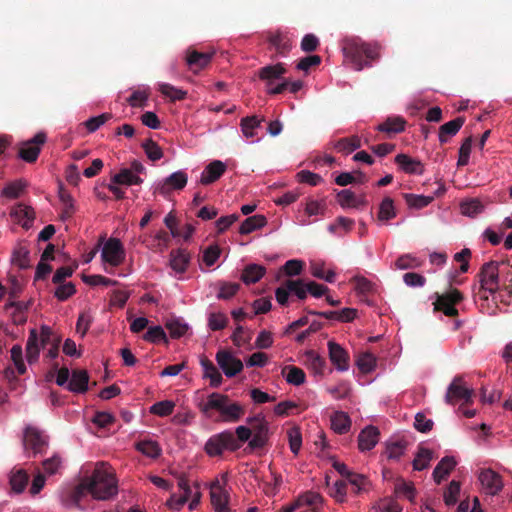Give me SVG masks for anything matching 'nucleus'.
<instances>
[{"label": "nucleus", "mask_w": 512, "mask_h": 512, "mask_svg": "<svg viewBox=\"0 0 512 512\" xmlns=\"http://www.w3.org/2000/svg\"><path fill=\"white\" fill-rule=\"evenodd\" d=\"M136 449L150 458H158L161 455L159 444L152 440H142L136 443Z\"/></svg>", "instance_id": "41"}, {"label": "nucleus", "mask_w": 512, "mask_h": 512, "mask_svg": "<svg viewBox=\"0 0 512 512\" xmlns=\"http://www.w3.org/2000/svg\"><path fill=\"white\" fill-rule=\"evenodd\" d=\"M199 409L207 416L210 410H216L220 413L222 421L227 423H236L245 414L244 406L231 401L228 395L217 392L211 393L206 402L200 403Z\"/></svg>", "instance_id": "3"}, {"label": "nucleus", "mask_w": 512, "mask_h": 512, "mask_svg": "<svg viewBox=\"0 0 512 512\" xmlns=\"http://www.w3.org/2000/svg\"><path fill=\"white\" fill-rule=\"evenodd\" d=\"M351 420L344 412H335L331 416V428L338 434H345L349 431Z\"/></svg>", "instance_id": "35"}, {"label": "nucleus", "mask_w": 512, "mask_h": 512, "mask_svg": "<svg viewBox=\"0 0 512 512\" xmlns=\"http://www.w3.org/2000/svg\"><path fill=\"white\" fill-rule=\"evenodd\" d=\"M329 358L338 371L344 372L349 369V354L338 343L330 340L328 342Z\"/></svg>", "instance_id": "14"}, {"label": "nucleus", "mask_w": 512, "mask_h": 512, "mask_svg": "<svg viewBox=\"0 0 512 512\" xmlns=\"http://www.w3.org/2000/svg\"><path fill=\"white\" fill-rule=\"evenodd\" d=\"M306 363L317 375H323L326 367V361L316 351L309 350L305 353Z\"/></svg>", "instance_id": "37"}, {"label": "nucleus", "mask_w": 512, "mask_h": 512, "mask_svg": "<svg viewBox=\"0 0 512 512\" xmlns=\"http://www.w3.org/2000/svg\"><path fill=\"white\" fill-rule=\"evenodd\" d=\"M218 293L217 299L229 300L234 297L240 289V284L236 282L219 281L217 283Z\"/></svg>", "instance_id": "38"}, {"label": "nucleus", "mask_w": 512, "mask_h": 512, "mask_svg": "<svg viewBox=\"0 0 512 512\" xmlns=\"http://www.w3.org/2000/svg\"><path fill=\"white\" fill-rule=\"evenodd\" d=\"M379 430L374 426H367L358 435V448L369 451L375 447L379 439Z\"/></svg>", "instance_id": "20"}, {"label": "nucleus", "mask_w": 512, "mask_h": 512, "mask_svg": "<svg viewBox=\"0 0 512 512\" xmlns=\"http://www.w3.org/2000/svg\"><path fill=\"white\" fill-rule=\"evenodd\" d=\"M302 87H303V82L301 80H297V81H293V82H291L289 80H284L282 83L278 84L276 87L270 88L268 90V93L272 94V95L282 94L287 89H289L291 93H297L299 90L302 89Z\"/></svg>", "instance_id": "50"}, {"label": "nucleus", "mask_w": 512, "mask_h": 512, "mask_svg": "<svg viewBox=\"0 0 512 512\" xmlns=\"http://www.w3.org/2000/svg\"><path fill=\"white\" fill-rule=\"evenodd\" d=\"M337 202L342 208L356 207V195L350 189H344L337 193Z\"/></svg>", "instance_id": "62"}, {"label": "nucleus", "mask_w": 512, "mask_h": 512, "mask_svg": "<svg viewBox=\"0 0 512 512\" xmlns=\"http://www.w3.org/2000/svg\"><path fill=\"white\" fill-rule=\"evenodd\" d=\"M111 181L114 184L126 186L140 185L143 182V180L139 176L132 173V170L128 168H123L120 170L119 173L113 175L111 177Z\"/></svg>", "instance_id": "33"}, {"label": "nucleus", "mask_w": 512, "mask_h": 512, "mask_svg": "<svg viewBox=\"0 0 512 512\" xmlns=\"http://www.w3.org/2000/svg\"><path fill=\"white\" fill-rule=\"evenodd\" d=\"M126 257V252L122 242L118 238H109L102 248V261L112 267L121 265Z\"/></svg>", "instance_id": "10"}, {"label": "nucleus", "mask_w": 512, "mask_h": 512, "mask_svg": "<svg viewBox=\"0 0 512 512\" xmlns=\"http://www.w3.org/2000/svg\"><path fill=\"white\" fill-rule=\"evenodd\" d=\"M457 462L454 457L445 456L440 462L436 465L433 471V479L437 484H440L441 481L447 477L450 472L455 468Z\"/></svg>", "instance_id": "29"}, {"label": "nucleus", "mask_w": 512, "mask_h": 512, "mask_svg": "<svg viewBox=\"0 0 512 512\" xmlns=\"http://www.w3.org/2000/svg\"><path fill=\"white\" fill-rule=\"evenodd\" d=\"M249 428L252 429V438L248 442L251 450L263 448L269 439V423L262 413L250 416L246 419Z\"/></svg>", "instance_id": "7"}, {"label": "nucleus", "mask_w": 512, "mask_h": 512, "mask_svg": "<svg viewBox=\"0 0 512 512\" xmlns=\"http://www.w3.org/2000/svg\"><path fill=\"white\" fill-rule=\"evenodd\" d=\"M267 224V219L264 215H254L246 218L239 228V233L247 235L253 231L264 227Z\"/></svg>", "instance_id": "34"}, {"label": "nucleus", "mask_w": 512, "mask_h": 512, "mask_svg": "<svg viewBox=\"0 0 512 512\" xmlns=\"http://www.w3.org/2000/svg\"><path fill=\"white\" fill-rule=\"evenodd\" d=\"M354 224L355 222L353 219L344 216H339L335 219L333 223H331L328 226V230L333 234L341 236L342 233L340 232V230H343L344 234L348 233L352 230Z\"/></svg>", "instance_id": "40"}, {"label": "nucleus", "mask_w": 512, "mask_h": 512, "mask_svg": "<svg viewBox=\"0 0 512 512\" xmlns=\"http://www.w3.org/2000/svg\"><path fill=\"white\" fill-rule=\"evenodd\" d=\"M26 186V181L22 179L13 181L4 187L2 195L10 199H16L21 195Z\"/></svg>", "instance_id": "51"}, {"label": "nucleus", "mask_w": 512, "mask_h": 512, "mask_svg": "<svg viewBox=\"0 0 512 512\" xmlns=\"http://www.w3.org/2000/svg\"><path fill=\"white\" fill-rule=\"evenodd\" d=\"M268 42L276 50L278 56H286L292 48V41L287 34H272L269 36Z\"/></svg>", "instance_id": "25"}, {"label": "nucleus", "mask_w": 512, "mask_h": 512, "mask_svg": "<svg viewBox=\"0 0 512 512\" xmlns=\"http://www.w3.org/2000/svg\"><path fill=\"white\" fill-rule=\"evenodd\" d=\"M172 338H180L184 336L188 330V324L179 318L170 319L165 323Z\"/></svg>", "instance_id": "43"}, {"label": "nucleus", "mask_w": 512, "mask_h": 512, "mask_svg": "<svg viewBox=\"0 0 512 512\" xmlns=\"http://www.w3.org/2000/svg\"><path fill=\"white\" fill-rule=\"evenodd\" d=\"M58 196L63 206L61 212V219L67 220L73 215L75 211L74 200L71 194L63 187L62 184L59 185Z\"/></svg>", "instance_id": "32"}, {"label": "nucleus", "mask_w": 512, "mask_h": 512, "mask_svg": "<svg viewBox=\"0 0 512 512\" xmlns=\"http://www.w3.org/2000/svg\"><path fill=\"white\" fill-rule=\"evenodd\" d=\"M228 324V318L224 313H211L208 318V326L212 331L224 329Z\"/></svg>", "instance_id": "64"}, {"label": "nucleus", "mask_w": 512, "mask_h": 512, "mask_svg": "<svg viewBox=\"0 0 512 512\" xmlns=\"http://www.w3.org/2000/svg\"><path fill=\"white\" fill-rule=\"evenodd\" d=\"M23 446L33 455L43 454L48 446V436L39 428L27 425L23 432Z\"/></svg>", "instance_id": "8"}, {"label": "nucleus", "mask_w": 512, "mask_h": 512, "mask_svg": "<svg viewBox=\"0 0 512 512\" xmlns=\"http://www.w3.org/2000/svg\"><path fill=\"white\" fill-rule=\"evenodd\" d=\"M286 73V69L283 63H277L274 65H267L258 70V77L260 80L266 82L267 86L270 87L276 80L283 78Z\"/></svg>", "instance_id": "18"}, {"label": "nucleus", "mask_w": 512, "mask_h": 512, "mask_svg": "<svg viewBox=\"0 0 512 512\" xmlns=\"http://www.w3.org/2000/svg\"><path fill=\"white\" fill-rule=\"evenodd\" d=\"M190 253L186 249H174L170 252V267L177 273H184L190 263Z\"/></svg>", "instance_id": "21"}, {"label": "nucleus", "mask_w": 512, "mask_h": 512, "mask_svg": "<svg viewBox=\"0 0 512 512\" xmlns=\"http://www.w3.org/2000/svg\"><path fill=\"white\" fill-rule=\"evenodd\" d=\"M94 482L88 481L87 477H83L78 485H76L70 494L72 501L75 504H79L81 500L87 495H91V488L93 487Z\"/></svg>", "instance_id": "36"}, {"label": "nucleus", "mask_w": 512, "mask_h": 512, "mask_svg": "<svg viewBox=\"0 0 512 512\" xmlns=\"http://www.w3.org/2000/svg\"><path fill=\"white\" fill-rule=\"evenodd\" d=\"M286 370H288V373L285 378L289 384L299 386L305 382V372L301 368L296 366H286L282 372L284 373Z\"/></svg>", "instance_id": "49"}, {"label": "nucleus", "mask_w": 512, "mask_h": 512, "mask_svg": "<svg viewBox=\"0 0 512 512\" xmlns=\"http://www.w3.org/2000/svg\"><path fill=\"white\" fill-rule=\"evenodd\" d=\"M289 447L292 453L297 455L302 445V435L298 427H292L287 431Z\"/></svg>", "instance_id": "58"}, {"label": "nucleus", "mask_w": 512, "mask_h": 512, "mask_svg": "<svg viewBox=\"0 0 512 512\" xmlns=\"http://www.w3.org/2000/svg\"><path fill=\"white\" fill-rule=\"evenodd\" d=\"M484 206L478 199H472L461 203V212L463 215L474 217L483 211Z\"/></svg>", "instance_id": "63"}, {"label": "nucleus", "mask_w": 512, "mask_h": 512, "mask_svg": "<svg viewBox=\"0 0 512 512\" xmlns=\"http://www.w3.org/2000/svg\"><path fill=\"white\" fill-rule=\"evenodd\" d=\"M285 282L286 287L289 290V293L295 294L297 298L300 300L306 299L307 289L305 287V282L303 280H286Z\"/></svg>", "instance_id": "60"}, {"label": "nucleus", "mask_w": 512, "mask_h": 512, "mask_svg": "<svg viewBox=\"0 0 512 512\" xmlns=\"http://www.w3.org/2000/svg\"><path fill=\"white\" fill-rule=\"evenodd\" d=\"M45 141L46 134L43 132L37 133L32 139L21 144L18 156L28 163L35 162L41 151V146L45 143Z\"/></svg>", "instance_id": "11"}, {"label": "nucleus", "mask_w": 512, "mask_h": 512, "mask_svg": "<svg viewBox=\"0 0 512 512\" xmlns=\"http://www.w3.org/2000/svg\"><path fill=\"white\" fill-rule=\"evenodd\" d=\"M142 148L151 161H158L163 157V151L161 147L152 139H147L145 142H143Z\"/></svg>", "instance_id": "56"}, {"label": "nucleus", "mask_w": 512, "mask_h": 512, "mask_svg": "<svg viewBox=\"0 0 512 512\" xmlns=\"http://www.w3.org/2000/svg\"><path fill=\"white\" fill-rule=\"evenodd\" d=\"M40 354V339L35 328L29 331L26 343V358L29 364L37 362Z\"/></svg>", "instance_id": "28"}, {"label": "nucleus", "mask_w": 512, "mask_h": 512, "mask_svg": "<svg viewBox=\"0 0 512 512\" xmlns=\"http://www.w3.org/2000/svg\"><path fill=\"white\" fill-rule=\"evenodd\" d=\"M200 365L203 368V377L210 379V386L214 388L219 387L223 381V377L213 362L207 357L202 356L200 358Z\"/></svg>", "instance_id": "23"}, {"label": "nucleus", "mask_w": 512, "mask_h": 512, "mask_svg": "<svg viewBox=\"0 0 512 512\" xmlns=\"http://www.w3.org/2000/svg\"><path fill=\"white\" fill-rule=\"evenodd\" d=\"M342 51L352 63L353 69L362 71L380 59L382 45L376 41L365 42L359 37H347L343 40Z\"/></svg>", "instance_id": "1"}, {"label": "nucleus", "mask_w": 512, "mask_h": 512, "mask_svg": "<svg viewBox=\"0 0 512 512\" xmlns=\"http://www.w3.org/2000/svg\"><path fill=\"white\" fill-rule=\"evenodd\" d=\"M395 163L407 174L422 175L424 172L423 164L406 154H398Z\"/></svg>", "instance_id": "22"}, {"label": "nucleus", "mask_w": 512, "mask_h": 512, "mask_svg": "<svg viewBox=\"0 0 512 512\" xmlns=\"http://www.w3.org/2000/svg\"><path fill=\"white\" fill-rule=\"evenodd\" d=\"M261 120L257 116H247L241 119L240 126L243 135L246 138H252L256 135L255 129L260 126Z\"/></svg>", "instance_id": "45"}, {"label": "nucleus", "mask_w": 512, "mask_h": 512, "mask_svg": "<svg viewBox=\"0 0 512 512\" xmlns=\"http://www.w3.org/2000/svg\"><path fill=\"white\" fill-rule=\"evenodd\" d=\"M216 361L227 377H234L243 370V363L229 351L219 350Z\"/></svg>", "instance_id": "12"}, {"label": "nucleus", "mask_w": 512, "mask_h": 512, "mask_svg": "<svg viewBox=\"0 0 512 512\" xmlns=\"http://www.w3.org/2000/svg\"><path fill=\"white\" fill-rule=\"evenodd\" d=\"M226 171V165L220 160H214L203 170L200 182L203 185H209L217 181Z\"/></svg>", "instance_id": "16"}, {"label": "nucleus", "mask_w": 512, "mask_h": 512, "mask_svg": "<svg viewBox=\"0 0 512 512\" xmlns=\"http://www.w3.org/2000/svg\"><path fill=\"white\" fill-rule=\"evenodd\" d=\"M212 56L213 53L188 50L186 62L191 69H203L211 62Z\"/></svg>", "instance_id": "24"}, {"label": "nucleus", "mask_w": 512, "mask_h": 512, "mask_svg": "<svg viewBox=\"0 0 512 512\" xmlns=\"http://www.w3.org/2000/svg\"><path fill=\"white\" fill-rule=\"evenodd\" d=\"M159 91L166 97L170 98L171 101H179L186 98L187 92L174 87L169 83L159 84Z\"/></svg>", "instance_id": "48"}, {"label": "nucleus", "mask_w": 512, "mask_h": 512, "mask_svg": "<svg viewBox=\"0 0 512 512\" xmlns=\"http://www.w3.org/2000/svg\"><path fill=\"white\" fill-rule=\"evenodd\" d=\"M29 476L24 470H18L12 473L10 477V485L13 491L21 493L26 488Z\"/></svg>", "instance_id": "46"}, {"label": "nucleus", "mask_w": 512, "mask_h": 512, "mask_svg": "<svg viewBox=\"0 0 512 512\" xmlns=\"http://www.w3.org/2000/svg\"><path fill=\"white\" fill-rule=\"evenodd\" d=\"M89 375L85 370H74L68 383V389L75 393H84L88 389Z\"/></svg>", "instance_id": "30"}, {"label": "nucleus", "mask_w": 512, "mask_h": 512, "mask_svg": "<svg viewBox=\"0 0 512 512\" xmlns=\"http://www.w3.org/2000/svg\"><path fill=\"white\" fill-rule=\"evenodd\" d=\"M361 146V141L358 137L342 138L339 139L335 145L338 151L350 153Z\"/></svg>", "instance_id": "57"}, {"label": "nucleus", "mask_w": 512, "mask_h": 512, "mask_svg": "<svg viewBox=\"0 0 512 512\" xmlns=\"http://www.w3.org/2000/svg\"><path fill=\"white\" fill-rule=\"evenodd\" d=\"M144 340L151 343H168L166 333L161 326L150 327L144 335Z\"/></svg>", "instance_id": "61"}, {"label": "nucleus", "mask_w": 512, "mask_h": 512, "mask_svg": "<svg viewBox=\"0 0 512 512\" xmlns=\"http://www.w3.org/2000/svg\"><path fill=\"white\" fill-rule=\"evenodd\" d=\"M507 265L506 262L489 261L482 265L478 273L479 289L476 293L480 299L487 301L489 295H495L501 290V283L504 274L509 276L503 266Z\"/></svg>", "instance_id": "4"}, {"label": "nucleus", "mask_w": 512, "mask_h": 512, "mask_svg": "<svg viewBox=\"0 0 512 512\" xmlns=\"http://www.w3.org/2000/svg\"><path fill=\"white\" fill-rule=\"evenodd\" d=\"M406 120L401 116L388 117L377 126V130L388 135L398 134L405 130Z\"/></svg>", "instance_id": "26"}, {"label": "nucleus", "mask_w": 512, "mask_h": 512, "mask_svg": "<svg viewBox=\"0 0 512 512\" xmlns=\"http://www.w3.org/2000/svg\"><path fill=\"white\" fill-rule=\"evenodd\" d=\"M356 363L362 373H370L376 367V358L373 354L365 352L358 357Z\"/></svg>", "instance_id": "55"}, {"label": "nucleus", "mask_w": 512, "mask_h": 512, "mask_svg": "<svg viewBox=\"0 0 512 512\" xmlns=\"http://www.w3.org/2000/svg\"><path fill=\"white\" fill-rule=\"evenodd\" d=\"M406 203L415 209H422L428 206L432 201V196L416 195V194H404Z\"/></svg>", "instance_id": "53"}, {"label": "nucleus", "mask_w": 512, "mask_h": 512, "mask_svg": "<svg viewBox=\"0 0 512 512\" xmlns=\"http://www.w3.org/2000/svg\"><path fill=\"white\" fill-rule=\"evenodd\" d=\"M266 268L259 264H248L242 271L241 280L246 284L258 282L265 274Z\"/></svg>", "instance_id": "31"}, {"label": "nucleus", "mask_w": 512, "mask_h": 512, "mask_svg": "<svg viewBox=\"0 0 512 512\" xmlns=\"http://www.w3.org/2000/svg\"><path fill=\"white\" fill-rule=\"evenodd\" d=\"M12 262L20 269H27L30 267V251L26 246H18L13 251Z\"/></svg>", "instance_id": "42"}, {"label": "nucleus", "mask_w": 512, "mask_h": 512, "mask_svg": "<svg viewBox=\"0 0 512 512\" xmlns=\"http://www.w3.org/2000/svg\"><path fill=\"white\" fill-rule=\"evenodd\" d=\"M433 311L442 312L445 316L453 318L459 315L456 305L464 300L463 293L456 289L450 288L444 293L436 292L434 294Z\"/></svg>", "instance_id": "6"}, {"label": "nucleus", "mask_w": 512, "mask_h": 512, "mask_svg": "<svg viewBox=\"0 0 512 512\" xmlns=\"http://www.w3.org/2000/svg\"><path fill=\"white\" fill-rule=\"evenodd\" d=\"M465 123L464 117H457L439 128V141L441 144L448 142L449 137H452L458 133L463 124Z\"/></svg>", "instance_id": "27"}, {"label": "nucleus", "mask_w": 512, "mask_h": 512, "mask_svg": "<svg viewBox=\"0 0 512 512\" xmlns=\"http://www.w3.org/2000/svg\"><path fill=\"white\" fill-rule=\"evenodd\" d=\"M473 396L474 390L466 387L463 377L457 375L448 386L445 401L448 404H454L458 401H463V404H469L472 402Z\"/></svg>", "instance_id": "9"}, {"label": "nucleus", "mask_w": 512, "mask_h": 512, "mask_svg": "<svg viewBox=\"0 0 512 512\" xmlns=\"http://www.w3.org/2000/svg\"><path fill=\"white\" fill-rule=\"evenodd\" d=\"M188 181L187 174L183 171H176L169 175L162 184L159 185L158 191L161 194H167L172 189L181 190L183 189Z\"/></svg>", "instance_id": "15"}, {"label": "nucleus", "mask_w": 512, "mask_h": 512, "mask_svg": "<svg viewBox=\"0 0 512 512\" xmlns=\"http://www.w3.org/2000/svg\"><path fill=\"white\" fill-rule=\"evenodd\" d=\"M433 459V452L425 447H419L415 459L413 460V469L421 471L429 466L430 461Z\"/></svg>", "instance_id": "39"}, {"label": "nucleus", "mask_w": 512, "mask_h": 512, "mask_svg": "<svg viewBox=\"0 0 512 512\" xmlns=\"http://www.w3.org/2000/svg\"><path fill=\"white\" fill-rule=\"evenodd\" d=\"M11 216L26 230L32 226L35 212L32 207L22 203L17 204L11 211Z\"/></svg>", "instance_id": "19"}, {"label": "nucleus", "mask_w": 512, "mask_h": 512, "mask_svg": "<svg viewBox=\"0 0 512 512\" xmlns=\"http://www.w3.org/2000/svg\"><path fill=\"white\" fill-rule=\"evenodd\" d=\"M461 490L460 482L452 480L444 492L443 498L447 506H453L457 503Z\"/></svg>", "instance_id": "52"}, {"label": "nucleus", "mask_w": 512, "mask_h": 512, "mask_svg": "<svg viewBox=\"0 0 512 512\" xmlns=\"http://www.w3.org/2000/svg\"><path fill=\"white\" fill-rule=\"evenodd\" d=\"M235 435L229 431H223L213 435L205 444V451L210 456H220L225 450L236 451L241 448L242 444L250 441L252 429L247 426H238Z\"/></svg>", "instance_id": "2"}, {"label": "nucleus", "mask_w": 512, "mask_h": 512, "mask_svg": "<svg viewBox=\"0 0 512 512\" xmlns=\"http://www.w3.org/2000/svg\"><path fill=\"white\" fill-rule=\"evenodd\" d=\"M479 481L488 495H497L503 488L501 475L492 469L481 470Z\"/></svg>", "instance_id": "13"}, {"label": "nucleus", "mask_w": 512, "mask_h": 512, "mask_svg": "<svg viewBox=\"0 0 512 512\" xmlns=\"http://www.w3.org/2000/svg\"><path fill=\"white\" fill-rule=\"evenodd\" d=\"M211 503L215 512H227L228 494L220 485L219 481H215L211 485L210 490Z\"/></svg>", "instance_id": "17"}, {"label": "nucleus", "mask_w": 512, "mask_h": 512, "mask_svg": "<svg viewBox=\"0 0 512 512\" xmlns=\"http://www.w3.org/2000/svg\"><path fill=\"white\" fill-rule=\"evenodd\" d=\"M175 407V403L170 400H163L154 403L150 407V413L160 416V417H166L173 413Z\"/></svg>", "instance_id": "54"}, {"label": "nucleus", "mask_w": 512, "mask_h": 512, "mask_svg": "<svg viewBox=\"0 0 512 512\" xmlns=\"http://www.w3.org/2000/svg\"><path fill=\"white\" fill-rule=\"evenodd\" d=\"M396 217L393 200L390 197H385L379 207L378 219L380 221H389Z\"/></svg>", "instance_id": "47"}, {"label": "nucleus", "mask_w": 512, "mask_h": 512, "mask_svg": "<svg viewBox=\"0 0 512 512\" xmlns=\"http://www.w3.org/2000/svg\"><path fill=\"white\" fill-rule=\"evenodd\" d=\"M149 98V92L146 90H135L127 99V102L131 107L143 108L147 105Z\"/></svg>", "instance_id": "59"}, {"label": "nucleus", "mask_w": 512, "mask_h": 512, "mask_svg": "<svg viewBox=\"0 0 512 512\" xmlns=\"http://www.w3.org/2000/svg\"><path fill=\"white\" fill-rule=\"evenodd\" d=\"M296 501L300 508L302 506H308L309 508H319V505H321L323 502V497L319 493L309 491L300 495Z\"/></svg>", "instance_id": "44"}, {"label": "nucleus", "mask_w": 512, "mask_h": 512, "mask_svg": "<svg viewBox=\"0 0 512 512\" xmlns=\"http://www.w3.org/2000/svg\"><path fill=\"white\" fill-rule=\"evenodd\" d=\"M88 481L94 482L91 488V496L96 500H109L118 493L117 480L115 475L108 471L104 464H97Z\"/></svg>", "instance_id": "5"}]
</instances>
